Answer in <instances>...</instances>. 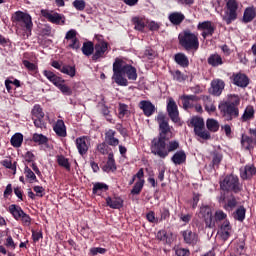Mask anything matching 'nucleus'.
<instances>
[{
	"label": "nucleus",
	"mask_w": 256,
	"mask_h": 256,
	"mask_svg": "<svg viewBox=\"0 0 256 256\" xmlns=\"http://www.w3.org/2000/svg\"><path fill=\"white\" fill-rule=\"evenodd\" d=\"M129 81H136V68L122 59H115L112 63V81L120 87H127Z\"/></svg>",
	"instance_id": "obj_1"
},
{
	"label": "nucleus",
	"mask_w": 256,
	"mask_h": 256,
	"mask_svg": "<svg viewBox=\"0 0 256 256\" xmlns=\"http://www.w3.org/2000/svg\"><path fill=\"white\" fill-rule=\"evenodd\" d=\"M173 127L168 125V119L161 116V158H166L168 153L178 150V141H168L173 138ZM168 141V143H166Z\"/></svg>",
	"instance_id": "obj_2"
},
{
	"label": "nucleus",
	"mask_w": 256,
	"mask_h": 256,
	"mask_svg": "<svg viewBox=\"0 0 256 256\" xmlns=\"http://www.w3.org/2000/svg\"><path fill=\"white\" fill-rule=\"evenodd\" d=\"M241 100L239 99V95H231L229 96V100L220 104L218 109H220V113L222 114V118L224 121L230 122L239 118V104Z\"/></svg>",
	"instance_id": "obj_3"
},
{
	"label": "nucleus",
	"mask_w": 256,
	"mask_h": 256,
	"mask_svg": "<svg viewBox=\"0 0 256 256\" xmlns=\"http://www.w3.org/2000/svg\"><path fill=\"white\" fill-rule=\"evenodd\" d=\"M200 216L202 221L205 222V228L212 229L214 228V222L224 221L227 219V214L222 210L215 211V217H212V209L209 206L200 207Z\"/></svg>",
	"instance_id": "obj_4"
},
{
	"label": "nucleus",
	"mask_w": 256,
	"mask_h": 256,
	"mask_svg": "<svg viewBox=\"0 0 256 256\" xmlns=\"http://www.w3.org/2000/svg\"><path fill=\"white\" fill-rule=\"evenodd\" d=\"M206 121L202 120L200 116H193V118H190V121L188 122V127H193V133H195V136H198V138L208 141L209 139H212V136L209 135V132L205 130Z\"/></svg>",
	"instance_id": "obj_5"
},
{
	"label": "nucleus",
	"mask_w": 256,
	"mask_h": 256,
	"mask_svg": "<svg viewBox=\"0 0 256 256\" xmlns=\"http://www.w3.org/2000/svg\"><path fill=\"white\" fill-rule=\"evenodd\" d=\"M13 22L16 23L24 33H31L33 31V18L29 13L23 11H16L12 16Z\"/></svg>",
	"instance_id": "obj_6"
},
{
	"label": "nucleus",
	"mask_w": 256,
	"mask_h": 256,
	"mask_svg": "<svg viewBox=\"0 0 256 256\" xmlns=\"http://www.w3.org/2000/svg\"><path fill=\"white\" fill-rule=\"evenodd\" d=\"M220 190H222L224 193L239 194L241 192L239 177H236V175L224 176V179L220 181Z\"/></svg>",
	"instance_id": "obj_7"
},
{
	"label": "nucleus",
	"mask_w": 256,
	"mask_h": 256,
	"mask_svg": "<svg viewBox=\"0 0 256 256\" xmlns=\"http://www.w3.org/2000/svg\"><path fill=\"white\" fill-rule=\"evenodd\" d=\"M42 75L46 78V80H49L51 84H53L56 88L61 91L66 96H71L72 95V90L70 87L66 86V84H63L65 82L61 77L56 76L54 72H51L49 70H44L42 72Z\"/></svg>",
	"instance_id": "obj_8"
},
{
	"label": "nucleus",
	"mask_w": 256,
	"mask_h": 256,
	"mask_svg": "<svg viewBox=\"0 0 256 256\" xmlns=\"http://www.w3.org/2000/svg\"><path fill=\"white\" fill-rule=\"evenodd\" d=\"M8 213H10L12 219L22 223V226L29 227L32 225V218L27 213H24V210L19 205L12 204L8 206Z\"/></svg>",
	"instance_id": "obj_9"
},
{
	"label": "nucleus",
	"mask_w": 256,
	"mask_h": 256,
	"mask_svg": "<svg viewBox=\"0 0 256 256\" xmlns=\"http://www.w3.org/2000/svg\"><path fill=\"white\" fill-rule=\"evenodd\" d=\"M178 43L185 51H197L200 47V42L197 41V36L193 33L178 35Z\"/></svg>",
	"instance_id": "obj_10"
},
{
	"label": "nucleus",
	"mask_w": 256,
	"mask_h": 256,
	"mask_svg": "<svg viewBox=\"0 0 256 256\" xmlns=\"http://www.w3.org/2000/svg\"><path fill=\"white\" fill-rule=\"evenodd\" d=\"M217 203L222 205L224 211H231L236 208V198L234 197V194H229V196H227V193H220V196H217Z\"/></svg>",
	"instance_id": "obj_11"
},
{
	"label": "nucleus",
	"mask_w": 256,
	"mask_h": 256,
	"mask_svg": "<svg viewBox=\"0 0 256 256\" xmlns=\"http://www.w3.org/2000/svg\"><path fill=\"white\" fill-rule=\"evenodd\" d=\"M227 12L224 17V21L229 25L232 21L237 19V10L239 9V3L237 0H228L226 3Z\"/></svg>",
	"instance_id": "obj_12"
},
{
	"label": "nucleus",
	"mask_w": 256,
	"mask_h": 256,
	"mask_svg": "<svg viewBox=\"0 0 256 256\" xmlns=\"http://www.w3.org/2000/svg\"><path fill=\"white\" fill-rule=\"evenodd\" d=\"M166 113H168V119H170L173 124L180 125L178 105H175V101L173 99H168Z\"/></svg>",
	"instance_id": "obj_13"
},
{
	"label": "nucleus",
	"mask_w": 256,
	"mask_h": 256,
	"mask_svg": "<svg viewBox=\"0 0 256 256\" xmlns=\"http://www.w3.org/2000/svg\"><path fill=\"white\" fill-rule=\"evenodd\" d=\"M229 80H232V84L241 89L249 87V84L251 82L249 76H246V74L241 72H236L232 74V76L229 77Z\"/></svg>",
	"instance_id": "obj_14"
},
{
	"label": "nucleus",
	"mask_w": 256,
	"mask_h": 256,
	"mask_svg": "<svg viewBox=\"0 0 256 256\" xmlns=\"http://www.w3.org/2000/svg\"><path fill=\"white\" fill-rule=\"evenodd\" d=\"M180 237L183 238V244L188 246H195L197 245V242L200 241V238L199 236H197V233L193 232V230L190 229L180 231Z\"/></svg>",
	"instance_id": "obj_15"
},
{
	"label": "nucleus",
	"mask_w": 256,
	"mask_h": 256,
	"mask_svg": "<svg viewBox=\"0 0 256 256\" xmlns=\"http://www.w3.org/2000/svg\"><path fill=\"white\" fill-rule=\"evenodd\" d=\"M90 149V138L88 136H81L76 138V150H78V155L81 157L88 154Z\"/></svg>",
	"instance_id": "obj_16"
},
{
	"label": "nucleus",
	"mask_w": 256,
	"mask_h": 256,
	"mask_svg": "<svg viewBox=\"0 0 256 256\" xmlns=\"http://www.w3.org/2000/svg\"><path fill=\"white\" fill-rule=\"evenodd\" d=\"M40 13L42 17L47 19V21H49L50 23H54L55 25H61V23H65V17L57 12L51 13L47 9H42Z\"/></svg>",
	"instance_id": "obj_17"
},
{
	"label": "nucleus",
	"mask_w": 256,
	"mask_h": 256,
	"mask_svg": "<svg viewBox=\"0 0 256 256\" xmlns=\"http://www.w3.org/2000/svg\"><path fill=\"white\" fill-rule=\"evenodd\" d=\"M107 53V42L100 41L95 43V50H93L92 56L93 62L100 61V59L105 58V54Z\"/></svg>",
	"instance_id": "obj_18"
},
{
	"label": "nucleus",
	"mask_w": 256,
	"mask_h": 256,
	"mask_svg": "<svg viewBox=\"0 0 256 256\" xmlns=\"http://www.w3.org/2000/svg\"><path fill=\"white\" fill-rule=\"evenodd\" d=\"M179 99L180 103L183 105V110L185 111L193 109V106L199 105L194 103L200 101V97H197L196 95H180Z\"/></svg>",
	"instance_id": "obj_19"
},
{
	"label": "nucleus",
	"mask_w": 256,
	"mask_h": 256,
	"mask_svg": "<svg viewBox=\"0 0 256 256\" xmlns=\"http://www.w3.org/2000/svg\"><path fill=\"white\" fill-rule=\"evenodd\" d=\"M224 91V81L222 79L212 80L210 83V95L219 97Z\"/></svg>",
	"instance_id": "obj_20"
},
{
	"label": "nucleus",
	"mask_w": 256,
	"mask_h": 256,
	"mask_svg": "<svg viewBox=\"0 0 256 256\" xmlns=\"http://www.w3.org/2000/svg\"><path fill=\"white\" fill-rule=\"evenodd\" d=\"M139 109L142 110L145 117H151L156 112V107L149 100L139 102Z\"/></svg>",
	"instance_id": "obj_21"
},
{
	"label": "nucleus",
	"mask_w": 256,
	"mask_h": 256,
	"mask_svg": "<svg viewBox=\"0 0 256 256\" xmlns=\"http://www.w3.org/2000/svg\"><path fill=\"white\" fill-rule=\"evenodd\" d=\"M116 132L115 130H107L105 132V145L110 147H117L119 145V139L115 138Z\"/></svg>",
	"instance_id": "obj_22"
},
{
	"label": "nucleus",
	"mask_w": 256,
	"mask_h": 256,
	"mask_svg": "<svg viewBox=\"0 0 256 256\" xmlns=\"http://www.w3.org/2000/svg\"><path fill=\"white\" fill-rule=\"evenodd\" d=\"M132 23L136 31H143L147 27L148 19L143 16H135L132 18Z\"/></svg>",
	"instance_id": "obj_23"
},
{
	"label": "nucleus",
	"mask_w": 256,
	"mask_h": 256,
	"mask_svg": "<svg viewBox=\"0 0 256 256\" xmlns=\"http://www.w3.org/2000/svg\"><path fill=\"white\" fill-rule=\"evenodd\" d=\"M25 142H32L39 146H43L46 145V143H49V138H46V136L42 134L34 133L32 134V138L25 140Z\"/></svg>",
	"instance_id": "obj_24"
},
{
	"label": "nucleus",
	"mask_w": 256,
	"mask_h": 256,
	"mask_svg": "<svg viewBox=\"0 0 256 256\" xmlns=\"http://www.w3.org/2000/svg\"><path fill=\"white\" fill-rule=\"evenodd\" d=\"M197 29L202 33H215V24L211 21L200 22Z\"/></svg>",
	"instance_id": "obj_25"
},
{
	"label": "nucleus",
	"mask_w": 256,
	"mask_h": 256,
	"mask_svg": "<svg viewBox=\"0 0 256 256\" xmlns=\"http://www.w3.org/2000/svg\"><path fill=\"white\" fill-rule=\"evenodd\" d=\"M253 175H256V167L246 165L241 169V180H250Z\"/></svg>",
	"instance_id": "obj_26"
},
{
	"label": "nucleus",
	"mask_w": 256,
	"mask_h": 256,
	"mask_svg": "<svg viewBox=\"0 0 256 256\" xmlns=\"http://www.w3.org/2000/svg\"><path fill=\"white\" fill-rule=\"evenodd\" d=\"M151 154L161 157V133L151 140Z\"/></svg>",
	"instance_id": "obj_27"
},
{
	"label": "nucleus",
	"mask_w": 256,
	"mask_h": 256,
	"mask_svg": "<svg viewBox=\"0 0 256 256\" xmlns=\"http://www.w3.org/2000/svg\"><path fill=\"white\" fill-rule=\"evenodd\" d=\"M102 171L107 173L117 171V166L115 164V156H113V154L107 156V162L105 163V166H102Z\"/></svg>",
	"instance_id": "obj_28"
},
{
	"label": "nucleus",
	"mask_w": 256,
	"mask_h": 256,
	"mask_svg": "<svg viewBox=\"0 0 256 256\" xmlns=\"http://www.w3.org/2000/svg\"><path fill=\"white\" fill-rule=\"evenodd\" d=\"M173 61L182 68H188L190 62L188 60V56H185L183 53H178L173 56Z\"/></svg>",
	"instance_id": "obj_29"
},
{
	"label": "nucleus",
	"mask_w": 256,
	"mask_h": 256,
	"mask_svg": "<svg viewBox=\"0 0 256 256\" xmlns=\"http://www.w3.org/2000/svg\"><path fill=\"white\" fill-rule=\"evenodd\" d=\"M77 35L76 33H66L65 39L70 42L68 43V48H71L73 50H78L80 48V42L78 41V38L75 37Z\"/></svg>",
	"instance_id": "obj_30"
},
{
	"label": "nucleus",
	"mask_w": 256,
	"mask_h": 256,
	"mask_svg": "<svg viewBox=\"0 0 256 256\" xmlns=\"http://www.w3.org/2000/svg\"><path fill=\"white\" fill-rule=\"evenodd\" d=\"M229 231H231V226L229 225L228 220H224L222 222V226H220V238L222 241H227L230 237Z\"/></svg>",
	"instance_id": "obj_31"
},
{
	"label": "nucleus",
	"mask_w": 256,
	"mask_h": 256,
	"mask_svg": "<svg viewBox=\"0 0 256 256\" xmlns=\"http://www.w3.org/2000/svg\"><path fill=\"white\" fill-rule=\"evenodd\" d=\"M54 133H56V136L58 137H66V125L63 124V120H56V123L54 124Z\"/></svg>",
	"instance_id": "obj_32"
},
{
	"label": "nucleus",
	"mask_w": 256,
	"mask_h": 256,
	"mask_svg": "<svg viewBox=\"0 0 256 256\" xmlns=\"http://www.w3.org/2000/svg\"><path fill=\"white\" fill-rule=\"evenodd\" d=\"M185 159V151L180 150L173 154V156L171 157V162H173V165L180 166L185 163Z\"/></svg>",
	"instance_id": "obj_33"
},
{
	"label": "nucleus",
	"mask_w": 256,
	"mask_h": 256,
	"mask_svg": "<svg viewBox=\"0 0 256 256\" xmlns=\"http://www.w3.org/2000/svg\"><path fill=\"white\" fill-rule=\"evenodd\" d=\"M253 115H255V110H253V106H246L244 109V114H241V123H246L253 120Z\"/></svg>",
	"instance_id": "obj_34"
},
{
	"label": "nucleus",
	"mask_w": 256,
	"mask_h": 256,
	"mask_svg": "<svg viewBox=\"0 0 256 256\" xmlns=\"http://www.w3.org/2000/svg\"><path fill=\"white\" fill-rule=\"evenodd\" d=\"M256 17V8L255 7H248L244 11L243 21L244 23H251Z\"/></svg>",
	"instance_id": "obj_35"
},
{
	"label": "nucleus",
	"mask_w": 256,
	"mask_h": 256,
	"mask_svg": "<svg viewBox=\"0 0 256 256\" xmlns=\"http://www.w3.org/2000/svg\"><path fill=\"white\" fill-rule=\"evenodd\" d=\"M105 204L107 207H110V209H120L122 208V199L107 197L105 198Z\"/></svg>",
	"instance_id": "obj_36"
},
{
	"label": "nucleus",
	"mask_w": 256,
	"mask_h": 256,
	"mask_svg": "<svg viewBox=\"0 0 256 256\" xmlns=\"http://www.w3.org/2000/svg\"><path fill=\"white\" fill-rule=\"evenodd\" d=\"M0 166H3L5 169L12 171V175H15L17 172V162H12L10 157L0 161Z\"/></svg>",
	"instance_id": "obj_37"
},
{
	"label": "nucleus",
	"mask_w": 256,
	"mask_h": 256,
	"mask_svg": "<svg viewBox=\"0 0 256 256\" xmlns=\"http://www.w3.org/2000/svg\"><path fill=\"white\" fill-rule=\"evenodd\" d=\"M169 21L173 25H181V23H183V21H185V15H183V13H181V12L171 13L169 15Z\"/></svg>",
	"instance_id": "obj_38"
},
{
	"label": "nucleus",
	"mask_w": 256,
	"mask_h": 256,
	"mask_svg": "<svg viewBox=\"0 0 256 256\" xmlns=\"http://www.w3.org/2000/svg\"><path fill=\"white\" fill-rule=\"evenodd\" d=\"M222 64V57L218 54H212L210 57H207V65H210L211 67H219Z\"/></svg>",
	"instance_id": "obj_39"
},
{
	"label": "nucleus",
	"mask_w": 256,
	"mask_h": 256,
	"mask_svg": "<svg viewBox=\"0 0 256 256\" xmlns=\"http://www.w3.org/2000/svg\"><path fill=\"white\" fill-rule=\"evenodd\" d=\"M78 49H81V52L83 53V55L85 56H90L93 55V51L95 50V44H93V42H83V46L79 47Z\"/></svg>",
	"instance_id": "obj_40"
},
{
	"label": "nucleus",
	"mask_w": 256,
	"mask_h": 256,
	"mask_svg": "<svg viewBox=\"0 0 256 256\" xmlns=\"http://www.w3.org/2000/svg\"><path fill=\"white\" fill-rule=\"evenodd\" d=\"M253 138L250 136H246L241 134V147L244 148L245 151H251L253 149Z\"/></svg>",
	"instance_id": "obj_41"
},
{
	"label": "nucleus",
	"mask_w": 256,
	"mask_h": 256,
	"mask_svg": "<svg viewBox=\"0 0 256 256\" xmlns=\"http://www.w3.org/2000/svg\"><path fill=\"white\" fill-rule=\"evenodd\" d=\"M205 128H207V130L205 131H207L208 133H217V131H219V122L214 119H207Z\"/></svg>",
	"instance_id": "obj_42"
},
{
	"label": "nucleus",
	"mask_w": 256,
	"mask_h": 256,
	"mask_svg": "<svg viewBox=\"0 0 256 256\" xmlns=\"http://www.w3.org/2000/svg\"><path fill=\"white\" fill-rule=\"evenodd\" d=\"M56 164L66 169V171H71V163H68V159L63 155H56Z\"/></svg>",
	"instance_id": "obj_43"
},
{
	"label": "nucleus",
	"mask_w": 256,
	"mask_h": 256,
	"mask_svg": "<svg viewBox=\"0 0 256 256\" xmlns=\"http://www.w3.org/2000/svg\"><path fill=\"white\" fill-rule=\"evenodd\" d=\"M22 142H23L22 133H15L10 138V145H12V147L14 148L22 147Z\"/></svg>",
	"instance_id": "obj_44"
},
{
	"label": "nucleus",
	"mask_w": 256,
	"mask_h": 256,
	"mask_svg": "<svg viewBox=\"0 0 256 256\" xmlns=\"http://www.w3.org/2000/svg\"><path fill=\"white\" fill-rule=\"evenodd\" d=\"M244 219H246V208L239 206V208H236V211H234V220L244 222Z\"/></svg>",
	"instance_id": "obj_45"
},
{
	"label": "nucleus",
	"mask_w": 256,
	"mask_h": 256,
	"mask_svg": "<svg viewBox=\"0 0 256 256\" xmlns=\"http://www.w3.org/2000/svg\"><path fill=\"white\" fill-rule=\"evenodd\" d=\"M108 190V186L105 183L96 182L93 184V195L100 196L102 192H105Z\"/></svg>",
	"instance_id": "obj_46"
},
{
	"label": "nucleus",
	"mask_w": 256,
	"mask_h": 256,
	"mask_svg": "<svg viewBox=\"0 0 256 256\" xmlns=\"http://www.w3.org/2000/svg\"><path fill=\"white\" fill-rule=\"evenodd\" d=\"M171 77H173V81H176L178 83H183L185 82V80L188 79V76L183 74V72H180V70L171 71Z\"/></svg>",
	"instance_id": "obj_47"
},
{
	"label": "nucleus",
	"mask_w": 256,
	"mask_h": 256,
	"mask_svg": "<svg viewBox=\"0 0 256 256\" xmlns=\"http://www.w3.org/2000/svg\"><path fill=\"white\" fill-rule=\"evenodd\" d=\"M56 70H59L61 74H65L68 77H75V66L64 65V68H56Z\"/></svg>",
	"instance_id": "obj_48"
},
{
	"label": "nucleus",
	"mask_w": 256,
	"mask_h": 256,
	"mask_svg": "<svg viewBox=\"0 0 256 256\" xmlns=\"http://www.w3.org/2000/svg\"><path fill=\"white\" fill-rule=\"evenodd\" d=\"M30 184L37 183L39 180H37V173L32 172V170H29V167L25 166V177Z\"/></svg>",
	"instance_id": "obj_49"
},
{
	"label": "nucleus",
	"mask_w": 256,
	"mask_h": 256,
	"mask_svg": "<svg viewBox=\"0 0 256 256\" xmlns=\"http://www.w3.org/2000/svg\"><path fill=\"white\" fill-rule=\"evenodd\" d=\"M220 163H222V153L212 152V169L219 168Z\"/></svg>",
	"instance_id": "obj_50"
},
{
	"label": "nucleus",
	"mask_w": 256,
	"mask_h": 256,
	"mask_svg": "<svg viewBox=\"0 0 256 256\" xmlns=\"http://www.w3.org/2000/svg\"><path fill=\"white\" fill-rule=\"evenodd\" d=\"M143 188H144V180H139L137 181V183H134V186L132 187V191H130V194L139 195Z\"/></svg>",
	"instance_id": "obj_51"
},
{
	"label": "nucleus",
	"mask_w": 256,
	"mask_h": 256,
	"mask_svg": "<svg viewBox=\"0 0 256 256\" xmlns=\"http://www.w3.org/2000/svg\"><path fill=\"white\" fill-rule=\"evenodd\" d=\"M98 153H100V155H107V157H110V155H112V153L110 152V147L105 144V143H100L98 144Z\"/></svg>",
	"instance_id": "obj_52"
},
{
	"label": "nucleus",
	"mask_w": 256,
	"mask_h": 256,
	"mask_svg": "<svg viewBox=\"0 0 256 256\" xmlns=\"http://www.w3.org/2000/svg\"><path fill=\"white\" fill-rule=\"evenodd\" d=\"M32 119H44V112L41 111L39 105H34L32 108Z\"/></svg>",
	"instance_id": "obj_53"
},
{
	"label": "nucleus",
	"mask_w": 256,
	"mask_h": 256,
	"mask_svg": "<svg viewBox=\"0 0 256 256\" xmlns=\"http://www.w3.org/2000/svg\"><path fill=\"white\" fill-rule=\"evenodd\" d=\"M105 253H107V249L105 248H100V247L90 248V256H96L98 254L105 255Z\"/></svg>",
	"instance_id": "obj_54"
},
{
	"label": "nucleus",
	"mask_w": 256,
	"mask_h": 256,
	"mask_svg": "<svg viewBox=\"0 0 256 256\" xmlns=\"http://www.w3.org/2000/svg\"><path fill=\"white\" fill-rule=\"evenodd\" d=\"M161 242H163V244H165L166 246H171V244L173 243V235L169 233L163 234V236L161 237Z\"/></svg>",
	"instance_id": "obj_55"
},
{
	"label": "nucleus",
	"mask_w": 256,
	"mask_h": 256,
	"mask_svg": "<svg viewBox=\"0 0 256 256\" xmlns=\"http://www.w3.org/2000/svg\"><path fill=\"white\" fill-rule=\"evenodd\" d=\"M178 218L180 219V222H183L185 225L190 223V220L193 219V214H178Z\"/></svg>",
	"instance_id": "obj_56"
},
{
	"label": "nucleus",
	"mask_w": 256,
	"mask_h": 256,
	"mask_svg": "<svg viewBox=\"0 0 256 256\" xmlns=\"http://www.w3.org/2000/svg\"><path fill=\"white\" fill-rule=\"evenodd\" d=\"M22 65L25 66L27 71H30V72L37 71V65H34V63L29 62V60H22Z\"/></svg>",
	"instance_id": "obj_57"
},
{
	"label": "nucleus",
	"mask_w": 256,
	"mask_h": 256,
	"mask_svg": "<svg viewBox=\"0 0 256 256\" xmlns=\"http://www.w3.org/2000/svg\"><path fill=\"white\" fill-rule=\"evenodd\" d=\"M118 118H124V115H127V104L120 103V107H118Z\"/></svg>",
	"instance_id": "obj_58"
},
{
	"label": "nucleus",
	"mask_w": 256,
	"mask_h": 256,
	"mask_svg": "<svg viewBox=\"0 0 256 256\" xmlns=\"http://www.w3.org/2000/svg\"><path fill=\"white\" fill-rule=\"evenodd\" d=\"M72 5L77 11H85V2L83 0H75Z\"/></svg>",
	"instance_id": "obj_59"
},
{
	"label": "nucleus",
	"mask_w": 256,
	"mask_h": 256,
	"mask_svg": "<svg viewBox=\"0 0 256 256\" xmlns=\"http://www.w3.org/2000/svg\"><path fill=\"white\" fill-rule=\"evenodd\" d=\"M5 247L10 250H15V248L17 247V244H15V241L12 240L11 236H8V238L5 239Z\"/></svg>",
	"instance_id": "obj_60"
},
{
	"label": "nucleus",
	"mask_w": 256,
	"mask_h": 256,
	"mask_svg": "<svg viewBox=\"0 0 256 256\" xmlns=\"http://www.w3.org/2000/svg\"><path fill=\"white\" fill-rule=\"evenodd\" d=\"M12 193H15V189H12V184H8V186H5V191L3 192V198L7 199V197H10Z\"/></svg>",
	"instance_id": "obj_61"
},
{
	"label": "nucleus",
	"mask_w": 256,
	"mask_h": 256,
	"mask_svg": "<svg viewBox=\"0 0 256 256\" xmlns=\"http://www.w3.org/2000/svg\"><path fill=\"white\" fill-rule=\"evenodd\" d=\"M30 191H34L33 193L37 194V197H39V198H43L44 197V187L34 186L32 188V190H30Z\"/></svg>",
	"instance_id": "obj_62"
},
{
	"label": "nucleus",
	"mask_w": 256,
	"mask_h": 256,
	"mask_svg": "<svg viewBox=\"0 0 256 256\" xmlns=\"http://www.w3.org/2000/svg\"><path fill=\"white\" fill-rule=\"evenodd\" d=\"M146 27L149 29V31H157L159 29V24H157L155 21L148 20Z\"/></svg>",
	"instance_id": "obj_63"
},
{
	"label": "nucleus",
	"mask_w": 256,
	"mask_h": 256,
	"mask_svg": "<svg viewBox=\"0 0 256 256\" xmlns=\"http://www.w3.org/2000/svg\"><path fill=\"white\" fill-rule=\"evenodd\" d=\"M176 256H190V251L185 248L176 249Z\"/></svg>",
	"instance_id": "obj_64"
}]
</instances>
